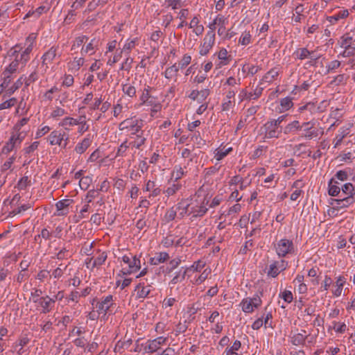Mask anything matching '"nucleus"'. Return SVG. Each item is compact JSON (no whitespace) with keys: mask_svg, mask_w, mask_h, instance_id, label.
Listing matches in <instances>:
<instances>
[{"mask_svg":"<svg viewBox=\"0 0 355 355\" xmlns=\"http://www.w3.org/2000/svg\"><path fill=\"white\" fill-rule=\"evenodd\" d=\"M64 297L63 291H58L56 295L53 297L43 296L33 299L35 308L37 311L42 313H49L54 306L55 302L58 300L61 301Z\"/></svg>","mask_w":355,"mask_h":355,"instance_id":"f257e3e1","label":"nucleus"},{"mask_svg":"<svg viewBox=\"0 0 355 355\" xmlns=\"http://www.w3.org/2000/svg\"><path fill=\"white\" fill-rule=\"evenodd\" d=\"M37 35L35 33H31L26 38L25 42V49L21 53H19V60H20L22 67L25 66L26 63L30 59V53L33 50V48L35 44ZM21 47L17 49L19 52Z\"/></svg>","mask_w":355,"mask_h":355,"instance_id":"f03ea898","label":"nucleus"},{"mask_svg":"<svg viewBox=\"0 0 355 355\" xmlns=\"http://www.w3.org/2000/svg\"><path fill=\"white\" fill-rule=\"evenodd\" d=\"M69 135L61 130L52 131L47 137V141L51 146H58L62 148H66L69 142Z\"/></svg>","mask_w":355,"mask_h":355,"instance_id":"7ed1b4c3","label":"nucleus"},{"mask_svg":"<svg viewBox=\"0 0 355 355\" xmlns=\"http://www.w3.org/2000/svg\"><path fill=\"white\" fill-rule=\"evenodd\" d=\"M143 126V121L141 119L130 118L126 119L121 122L119 125L120 130L132 131L130 135H135L139 132H141Z\"/></svg>","mask_w":355,"mask_h":355,"instance_id":"20e7f679","label":"nucleus"},{"mask_svg":"<svg viewBox=\"0 0 355 355\" xmlns=\"http://www.w3.org/2000/svg\"><path fill=\"white\" fill-rule=\"evenodd\" d=\"M122 261L128 266V268H122L121 272L124 275H130L138 271L141 268L140 259L131 254H125L121 257Z\"/></svg>","mask_w":355,"mask_h":355,"instance_id":"39448f33","label":"nucleus"},{"mask_svg":"<svg viewBox=\"0 0 355 355\" xmlns=\"http://www.w3.org/2000/svg\"><path fill=\"white\" fill-rule=\"evenodd\" d=\"M261 304V298L256 295L253 297H246L242 300L239 306L245 313H251Z\"/></svg>","mask_w":355,"mask_h":355,"instance_id":"423d86ee","label":"nucleus"},{"mask_svg":"<svg viewBox=\"0 0 355 355\" xmlns=\"http://www.w3.org/2000/svg\"><path fill=\"white\" fill-rule=\"evenodd\" d=\"M275 248L279 257H284L293 252L294 245L291 240L282 239L275 245Z\"/></svg>","mask_w":355,"mask_h":355,"instance_id":"0eeeda50","label":"nucleus"},{"mask_svg":"<svg viewBox=\"0 0 355 355\" xmlns=\"http://www.w3.org/2000/svg\"><path fill=\"white\" fill-rule=\"evenodd\" d=\"M215 44V32L208 31L203 39V42L200 46L199 53L206 55Z\"/></svg>","mask_w":355,"mask_h":355,"instance_id":"6e6552de","label":"nucleus"},{"mask_svg":"<svg viewBox=\"0 0 355 355\" xmlns=\"http://www.w3.org/2000/svg\"><path fill=\"white\" fill-rule=\"evenodd\" d=\"M263 129L267 139L279 138L282 132L281 127H278L271 119L263 125Z\"/></svg>","mask_w":355,"mask_h":355,"instance_id":"1a4fd4ad","label":"nucleus"},{"mask_svg":"<svg viewBox=\"0 0 355 355\" xmlns=\"http://www.w3.org/2000/svg\"><path fill=\"white\" fill-rule=\"evenodd\" d=\"M168 338L166 337L159 336L153 340H148L144 345V351L146 353H154L157 352L161 345L165 344Z\"/></svg>","mask_w":355,"mask_h":355,"instance_id":"9d476101","label":"nucleus"},{"mask_svg":"<svg viewBox=\"0 0 355 355\" xmlns=\"http://www.w3.org/2000/svg\"><path fill=\"white\" fill-rule=\"evenodd\" d=\"M114 304L113 296L109 295L103 297L96 304V309L98 314L106 315L110 308Z\"/></svg>","mask_w":355,"mask_h":355,"instance_id":"9b49d317","label":"nucleus"},{"mask_svg":"<svg viewBox=\"0 0 355 355\" xmlns=\"http://www.w3.org/2000/svg\"><path fill=\"white\" fill-rule=\"evenodd\" d=\"M58 46H51L44 55L42 56V66H45V70L49 68V64H51L57 56L60 57V54H58Z\"/></svg>","mask_w":355,"mask_h":355,"instance_id":"f8f14e48","label":"nucleus"},{"mask_svg":"<svg viewBox=\"0 0 355 355\" xmlns=\"http://www.w3.org/2000/svg\"><path fill=\"white\" fill-rule=\"evenodd\" d=\"M73 202L72 199H63L56 202V212L55 216H65L69 212V207Z\"/></svg>","mask_w":355,"mask_h":355,"instance_id":"ddd939ff","label":"nucleus"},{"mask_svg":"<svg viewBox=\"0 0 355 355\" xmlns=\"http://www.w3.org/2000/svg\"><path fill=\"white\" fill-rule=\"evenodd\" d=\"M355 202V197L342 196L338 199H332L330 204L336 209L346 208Z\"/></svg>","mask_w":355,"mask_h":355,"instance_id":"4468645a","label":"nucleus"},{"mask_svg":"<svg viewBox=\"0 0 355 355\" xmlns=\"http://www.w3.org/2000/svg\"><path fill=\"white\" fill-rule=\"evenodd\" d=\"M263 88L257 86L252 92H248L246 89H242L239 94L240 101L244 100L257 99L262 94Z\"/></svg>","mask_w":355,"mask_h":355,"instance_id":"2eb2a0df","label":"nucleus"},{"mask_svg":"<svg viewBox=\"0 0 355 355\" xmlns=\"http://www.w3.org/2000/svg\"><path fill=\"white\" fill-rule=\"evenodd\" d=\"M205 200L201 203H190V211L189 214L192 216V217H200L206 214L207 211V208L206 207V204Z\"/></svg>","mask_w":355,"mask_h":355,"instance_id":"dca6fc26","label":"nucleus"},{"mask_svg":"<svg viewBox=\"0 0 355 355\" xmlns=\"http://www.w3.org/2000/svg\"><path fill=\"white\" fill-rule=\"evenodd\" d=\"M309 337H310V334H307L306 331L302 329L300 332L291 335L290 342L295 346H304Z\"/></svg>","mask_w":355,"mask_h":355,"instance_id":"f3484780","label":"nucleus"},{"mask_svg":"<svg viewBox=\"0 0 355 355\" xmlns=\"http://www.w3.org/2000/svg\"><path fill=\"white\" fill-rule=\"evenodd\" d=\"M236 94V91L233 89H230L227 93L225 98L223 100V102L222 103V110L223 111H229L232 108L234 107L235 105L234 102V96Z\"/></svg>","mask_w":355,"mask_h":355,"instance_id":"a211bd4d","label":"nucleus"},{"mask_svg":"<svg viewBox=\"0 0 355 355\" xmlns=\"http://www.w3.org/2000/svg\"><path fill=\"white\" fill-rule=\"evenodd\" d=\"M26 136V131H15L12 130L11 132V136L8 141L10 144L13 145L15 147H19L23 140L25 139Z\"/></svg>","mask_w":355,"mask_h":355,"instance_id":"6ab92c4d","label":"nucleus"},{"mask_svg":"<svg viewBox=\"0 0 355 355\" xmlns=\"http://www.w3.org/2000/svg\"><path fill=\"white\" fill-rule=\"evenodd\" d=\"M131 141H128V143L132 149H140L143 146L146 141V139L143 135V131L137 133L135 135H130Z\"/></svg>","mask_w":355,"mask_h":355,"instance_id":"aec40b11","label":"nucleus"},{"mask_svg":"<svg viewBox=\"0 0 355 355\" xmlns=\"http://www.w3.org/2000/svg\"><path fill=\"white\" fill-rule=\"evenodd\" d=\"M310 123H311L309 121L304 122L300 125L298 121H293L284 127L283 132L285 135L295 133L296 132L300 130L302 128V126H306Z\"/></svg>","mask_w":355,"mask_h":355,"instance_id":"412c9836","label":"nucleus"},{"mask_svg":"<svg viewBox=\"0 0 355 355\" xmlns=\"http://www.w3.org/2000/svg\"><path fill=\"white\" fill-rule=\"evenodd\" d=\"M135 291L138 298L146 297L150 292V286L147 283V279H146V282L142 281L140 282L136 286Z\"/></svg>","mask_w":355,"mask_h":355,"instance_id":"4be33fe9","label":"nucleus"},{"mask_svg":"<svg viewBox=\"0 0 355 355\" xmlns=\"http://www.w3.org/2000/svg\"><path fill=\"white\" fill-rule=\"evenodd\" d=\"M92 142V136L88 135L81 141L76 144L74 150L76 152V153L81 155L85 153L86 150L90 146Z\"/></svg>","mask_w":355,"mask_h":355,"instance_id":"5701e85b","label":"nucleus"},{"mask_svg":"<svg viewBox=\"0 0 355 355\" xmlns=\"http://www.w3.org/2000/svg\"><path fill=\"white\" fill-rule=\"evenodd\" d=\"M19 48V45H16L13 49L12 55L15 56V60L6 67V72L12 73L17 71L19 64H21L19 60V51L17 49Z\"/></svg>","mask_w":355,"mask_h":355,"instance_id":"b1692460","label":"nucleus"},{"mask_svg":"<svg viewBox=\"0 0 355 355\" xmlns=\"http://www.w3.org/2000/svg\"><path fill=\"white\" fill-rule=\"evenodd\" d=\"M190 203H189L187 200H182L178 202L175 208L177 213L178 212V217L182 218L185 216L190 215Z\"/></svg>","mask_w":355,"mask_h":355,"instance_id":"393cba45","label":"nucleus"},{"mask_svg":"<svg viewBox=\"0 0 355 355\" xmlns=\"http://www.w3.org/2000/svg\"><path fill=\"white\" fill-rule=\"evenodd\" d=\"M341 184L334 178H331L328 184V193L331 196L340 197Z\"/></svg>","mask_w":355,"mask_h":355,"instance_id":"a878e982","label":"nucleus"},{"mask_svg":"<svg viewBox=\"0 0 355 355\" xmlns=\"http://www.w3.org/2000/svg\"><path fill=\"white\" fill-rule=\"evenodd\" d=\"M227 23V17L222 15H218L216 17V18L213 20V21L209 23L208 26V28L209 29V31H212L213 32H215L216 26H218V27L225 26Z\"/></svg>","mask_w":355,"mask_h":355,"instance_id":"bb28decb","label":"nucleus"},{"mask_svg":"<svg viewBox=\"0 0 355 355\" xmlns=\"http://www.w3.org/2000/svg\"><path fill=\"white\" fill-rule=\"evenodd\" d=\"M78 119L71 116H66L58 123L60 127H62L65 130L69 131L71 127L77 125Z\"/></svg>","mask_w":355,"mask_h":355,"instance_id":"cd10ccee","label":"nucleus"},{"mask_svg":"<svg viewBox=\"0 0 355 355\" xmlns=\"http://www.w3.org/2000/svg\"><path fill=\"white\" fill-rule=\"evenodd\" d=\"M304 11V6L301 3L297 4L294 8L292 21L295 23L301 22V21L305 18V15L303 14Z\"/></svg>","mask_w":355,"mask_h":355,"instance_id":"c85d7f7f","label":"nucleus"},{"mask_svg":"<svg viewBox=\"0 0 355 355\" xmlns=\"http://www.w3.org/2000/svg\"><path fill=\"white\" fill-rule=\"evenodd\" d=\"M169 259V255L167 252H157L154 257L150 259V263L152 265H159L162 263L165 262Z\"/></svg>","mask_w":355,"mask_h":355,"instance_id":"c756f323","label":"nucleus"},{"mask_svg":"<svg viewBox=\"0 0 355 355\" xmlns=\"http://www.w3.org/2000/svg\"><path fill=\"white\" fill-rule=\"evenodd\" d=\"M341 193L340 197L342 196H351L355 197V186L352 183L347 182L344 184H341Z\"/></svg>","mask_w":355,"mask_h":355,"instance_id":"7c9ffc66","label":"nucleus"},{"mask_svg":"<svg viewBox=\"0 0 355 355\" xmlns=\"http://www.w3.org/2000/svg\"><path fill=\"white\" fill-rule=\"evenodd\" d=\"M178 71L179 67L176 64H174L166 69L165 71L164 72V76L168 80L174 79L175 81H176Z\"/></svg>","mask_w":355,"mask_h":355,"instance_id":"2f4dec72","label":"nucleus"},{"mask_svg":"<svg viewBox=\"0 0 355 355\" xmlns=\"http://www.w3.org/2000/svg\"><path fill=\"white\" fill-rule=\"evenodd\" d=\"M346 282V279L343 276H339L337 277L336 283H335V288L332 290V293L336 297H339L341 295L343 288Z\"/></svg>","mask_w":355,"mask_h":355,"instance_id":"473e14b6","label":"nucleus"},{"mask_svg":"<svg viewBox=\"0 0 355 355\" xmlns=\"http://www.w3.org/2000/svg\"><path fill=\"white\" fill-rule=\"evenodd\" d=\"M355 42L354 35H352L351 33H346L340 38V46L342 48L349 47L350 46H354Z\"/></svg>","mask_w":355,"mask_h":355,"instance_id":"72a5a7b5","label":"nucleus"},{"mask_svg":"<svg viewBox=\"0 0 355 355\" xmlns=\"http://www.w3.org/2000/svg\"><path fill=\"white\" fill-rule=\"evenodd\" d=\"M85 59L83 58H74L73 60L69 62V70L73 73L77 72L80 67L83 65Z\"/></svg>","mask_w":355,"mask_h":355,"instance_id":"f704fd0d","label":"nucleus"},{"mask_svg":"<svg viewBox=\"0 0 355 355\" xmlns=\"http://www.w3.org/2000/svg\"><path fill=\"white\" fill-rule=\"evenodd\" d=\"M32 207L31 203L24 204V205H18L16 207H12V210L9 212L8 216L13 217L17 214H21L24 211L29 209Z\"/></svg>","mask_w":355,"mask_h":355,"instance_id":"c9c22d12","label":"nucleus"},{"mask_svg":"<svg viewBox=\"0 0 355 355\" xmlns=\"http://www.w3.org/2000/svg\"><path fill=\"white\" fill-rule=\"evenodd\" d=\"M181 188L182 184L174 181L164 191V193H165L167 197H170L174 196Z\"/></svg>","mask_w":355,"mask_h":355,"instance_id":"e433bc0d","label":"nucleus"},{"mask_svg":"<svg viewBox=\"0 0 355 355\" xmlns=\"http://www.w3.org/2000/svg\"><path fill=\"white\" fill-rule=\"evenodd\" d=\"M152 87L149 85L144 86V88L142 91L141 95L140 96V100L141 101L142 105H152L151 101H150V92L151 91Z\"/></svg>","mask_w":355,"mask_h":355,"instance_id":"4c0bfd02","label":"nucleus"},{"mask_svg":"<svg viewBox=\"0 0 355 355\" xmlns=\"http://www.w3.org/2000/svg\"><path fill=\"white\" fill-rule=\"evenodd\" d=\"M349 15V12L346 9L340 10L338 12L335 13L334 15L328 17L327 20L331 24H335L340 19H344L347 17Z\"/></svg>","mask_w":355,"mask_h":355,"instance_id":"58836bf2","label":"nucleus"},{"mask_svg":"<svg viewBox=\"0 0 355 355\" xmlns=\"http://www.w3.org/2000/svg\"><path fill=\"white\" fill-rule=\"evenodd\" d=\"M279 75V70L277 68H272L268 71L265 76L262 78L261 83H272L277 78Z\"/></svg>","mask_w":355,"mask_h":355,"instance_id":"ea45409f","label":"nucleus"},{"mask_svg":"<svg viewBox=\"0 0 355 355\" xmlns=\"http://www.w3.org/2000/svg\"><path fill=\"white\" fill-rule=\"evenodd\" d=\"M132 343V340L130 338L124 340H119L114 347L116 352L121 353L123 349H128Z\"/></svg>","mask_w":355,"mask_h":355,"instance_id":"a19ab883","label":"nucleus"},{"mask_svg":"<svg viewBox=\"0 0 355 355\" xmlns=\"http://www.w3.org/2000/svg\"><path fill=\"white\" fill-rule=\"evenodd\" d=\"M136 82L132 81L131 84L127 83L123 85L122 87V91L123 92L128 96L129 97H134L136 95V87H135Z\"/></svg>","mask_w":355,"mask_h":355,"instance_id":"79ce46f5","label":"nucleus"},{"mask_svg":"<svg viewBox=\"0 0 355 355\" xmlns=\"http://www.w3.org/2000/svg\"><path fill=\"white\" fill-rule=\"evenodd\" d=\"M77 125H78V132L80 135L88 130L89 125L87 123L85 116H80L78 118Z\"/></svg>","mask_w":355,"mask_h":355,"instance_id":"37998d69","label":"nucleus"},{"mask_svg":"<svg viewBox=\"0 0 355 355\" xmlns=\"http://www.w3.org/2000/svg\"><path fill=\"white\" fill-rule=\"evenodd\" d=\"M299 111L302 113L303 112L307 111L311 115L318 113L316 103L309 102L303 106L299 107Z\"/></svg>","mask_w":355,"mask_h":355,"instance_id":"c03bdc74","label":"nucleus"},{"mask_svg":"<svg viewBox=\"0 0 355 355\" xmlns=\"http://www.w3.org/2000/svg\"><path fill=\"white\" fill-rule=\"evenodd\" d=\"M129 148L131 147L128 143V140L126 139L118 147L115 157H125L127 155V150Z\"/></svg>","mask_w":355,"mask_h":355,"instance_id":"a18cd8bd","label":"nucleus"},{"mask_svg":"<svg viewBox=\"0 0 355 355\" xmlns=\"http://www.w3.org/2000/svg\"><path fill=\"white\" fill-rule=\"evenodd\" d=\"M312 52L309 51L306 48H301L297 49L293 55L297 59L304 60L309 58Z\"/></svg>","mask_w":355,"mask_h":355,"instance_id":"49530a36","label":"nucleus"},{"mask_svg":"<svg viewBox=\"0 0 355 355\" xmlns=\"http://www.w3.org/2000/svg\"><path fill=\"white\" fill-rule=\"evenodd\" d=\"M293 105L291 98L285 97L280 100L279 112H283L288 110Z\"/></svg>","mask_w":355,"mask_h":355,"instance_id":"de8ad7c7","label":"nucleus"},{"mask_svg":"<svg viewBox=\"0 0 355 355\" xmlns=\"http://www.w3.org/2000/svg\"><path fill=\"white\" fill-rule=\"evenodd\" d=\"M277 265V261L270 264L267 271V275L268 277L275 278L280 273Z\"/></svg>","mask_w":355,"mask_h":355,"instance_id":"09e8293b","label":"nucleus"},{"mask_svg":"<svg viewBox=\"0 0 355 355\" xmlns=\"http://www.w3.org/2000/svg\"><path fill=\"white\" fill-rule=\"evenodd\" d=\"M187 173V171H185L182 166H176L174 167L172 172V178L175 179V182H178V180L181 179Z\"/></svg>","mask_w":355,"mask_h":355,"instance_id":"8fccbe9b","label":"nucleus"},{"mask_svg":"<svg viewBox=\"0 0 355 355\" xmlns=\"http://www.w3.org/2000/svg\"><path fill=\"white\" fill-rule=\"evenodd\" d=\"M24 83V78L21 76L10 87L6 89V94L8 96H10L17 90Z\"/></svg>","mask_w":355,"mask_h":355,"instance_id":"3c124183","label":"nucleus"},{"mask_svg":"<svg viewBox=\"0 0 355 355\" xmlns=\"http://www.w3.org/2000/svg\"><path fill=\"white\" fill-rule=\"evenodd\" d=\"M136 45V40H128L125 44L123 45V48L120 51L122 53H124L126 55H129L130 52L132 49L135 48Z\"/></svg>","mask_w":355,"mask_h":355,"instance_id":"603ef678","label":"nucleus"},{"mask_svg":"<svg viewBox=\"0 0 355 355\" xmlns=\"http://www.w3.org/2000/svg\"><path fill=\"white\" fill-rule=\"evenodd\" d=\"M67 114L66 110L60 107H55L50 114V118L58 119Z\"/></svg>","mask_w":355,"mask_h":355,"instance_id":"864d4df0","label":"nucleus"},{"mask_svg":"<svg viewBox=\"0 0 355 355\" xmlns=\"http://www.w3.org/2000/svg\"><path fill=\"white\" fill-rule=\"evenodd\" d=\"M177 216V210L175 207H171L169 209H168L165 215L164 216V220L166 223H169L172 220H173Z\"/></svg>","mask_w":355,"mask_h":355,"instance_id":"5fc2aeb1","label":"nucleus"},{"mask_svg":"<svg viewBox=\"0 0 355 355\" xmlns=\"http://www.w3.org/2000/svg\"><path fill=\"white\" fill-rule=\"evenodd\" d=\"M88 40V37L85 35H81L76 37L73 42V44L71 46V50L74 51L76 49L81 46L83 44L86 43Z\"/></svg>","mask_w":355,"mask_h":355,"instance_id":"6e6d98bb","label":"nucleus"},{"mask_svg":"<svg viewBox=\"0 0 355 355\" xmlns=\"http://www.w3.org/2000/svg\"><path fill=\"white\" fill-rule=\"evenodd\" d=\"M352 126V125L349 123L347 125L340 128L336 137L343 140L350 133V128Z\"/></svg>","mask_w":355,"mask_h":355,"instance_id":"4d7b16f0","label":"nucleus"},{"mask_svg":"<svg viewBox=\"0 0 355 355\" xmlns=\"http://www.w3.org/2000/svg\"><path fill=\"white\" fill-rule=\"evenodd\" d=\"M259 69H260V68L258 66H255V65L250 66L248 64H245L242 67V71L244 73L248 72V74L252 75V76L257 73Z\"/></svg>","mask_w":355,"mask_h":355,"instance_id":"13d9d810","label":"nucleus"},{"mask_svg":"<svg viewBox=\"0 0 355 355\" xmlns=\"http://www.w3.org/2000/svg\"><path fill=\"white\" fill-rule=\"evenodd\" d=\"M228 52L225 49H220L218 53V58L220 60V64L225 65L229 62L227 56Z\"/></svg>","mask_w":355,"mask_h":355,"instance_id":"bf43d9fd","label":"nucleus"},{"mask_svg":"<svg viewBox=\"0 0 355 355\" xmlns=\"http://www.w3.org/2000/svg\"><path fill=\"white\" fill-rule=\"evenodd\" d=\"M94 40H92L90 42H89L85 47L83 46L81 49V55H84L85 54L92 55L94 53Z\"/></svg>","mask_w":355,"mask_h":355,"instance_id":"052dcab7","label":"nucleus"},{"mask_svg":"<svg viewBox=\"0 0 355 355\" xmlns=\"http://www.w3.org/2000/svg\"><path fill=\"white\" fill-rule=\"evenodd\" d=\"M347 78L344 74H339L334 78V79L330 82V85H340L345 84Z\"/></svg>","mask_w":355,"mask_h":355,"instance_id":"680f3d73","label":"nucleus"},{"mask_svg":"<svg viewBox=\"0 0 355 355\" xmlns=\"http://www.w3.org/2000/svg\"><path fill=\"white\" fill-rule=\"evenodd\" d=\"M211 273V268H207L203 272L198 276V277L196 279L195 284L197 285L202 283L209 275Z\"/></svg>","mask_w":355,"mask_h":355,"instance_id":"e2e57ef3","label":"nucleus"},{"mask_svg":"<svg viewBox=\"0 0 355 355\" xmlns=\"http://www.w3.org/2000/svg\"><path fill=\"white\" fill-rule=\"evenodd\" d=\"M232 150V148H229L228 149H217L215 152L214 157L217 161H220L223 159L227 154Z\"/></svg>","mask_w":355,"mask_h":355,"instance_id":"0e129e2a","label":"nucleus"},{"mask_svg":"<svg viewBox=\"0 0 355 355\" xmlns=\"http://www.w3.org/2000/svg\"><path fill=\"white\" fill-rule=\"evenodd\" d=\"M250 42L251 35L250 34V32L245 31L243 33L240 37L239 42L243 46H246L249 44Z\"/></svg>","mask_w":355,"mask_h":355,"instance_id":"69168bd1","label":"nucleus"},{"mask_svg":"<svg viewBox=\"0 0 355 355\" xmlns=\"http://www.w3.org/2000/svg\"><path fill=\"white\" fill-rule=\"evenodd\" d=\"M279 296V297L282 298L286 303H291L293 300L292 292L288 290H285L283 292H281Z\"/></svg>","mask_w":355,"mask_h":355,"instance_id":"338daca9","label":"nucleus"},{"mask_svg":"<svg viewBox=\"0 0 355 355\" xmlns=\"http://www.w3.org/2000/svg\"><path fill=\"white\" fill-rule=\"evenodd\" d=\"M106 259L107 254L105 252H102L98 257L93 260L92 267L101 266L105 261Z\"/></svg>","mask_w":355,"mask_h":355,"instance_id":"774afa93","label":"nucleus"}]
</instances>
